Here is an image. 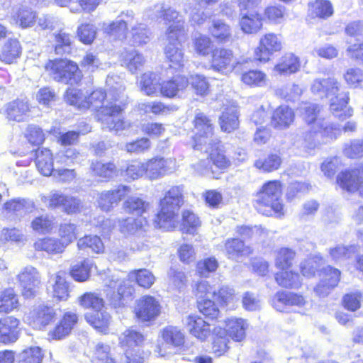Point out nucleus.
Returning <instances> with one entry per match:
<instances>
[{
	"instance_id": "nucleus-1",
	"label": "nucleus",
	"mask_w": 363,
	"mask_h": 363,
	"mask_svg": "<svg viewBox=\"0 0 363 363\" xmlns=\"http://www.w3.org/2000/svg\"><path fill=\"white\" fill-rule=\"evenodd\" d=\"M301 118L308 126L303 133V147L310 152L329 143L337 138L338 130L321 115L322 107L311 102L302 103L298 107Z\"/></svg>"
},
{
	"instance_id": "nucleus-2",
	"label": "nucleus",
	"mask_w": 363,
	"mask_h": 363,
	"mask_svg": "<svg viewBox=\"0 0 363 363\" xmlns=\"http://www.w3.org/2000/svg\"><path fill=\"white\" fill-rule=\"evenodd\" d=\"M341 84L333 77L316 79L313 81L311 89L320 97H332L330 111L333 114L345 120L352 115V110L347 107L349 97L345 93H340Z\"/></svg>"
},
{
	"instance_id": "nucleus-3",
	"label": "nucleus",
	"mask_w": 363,
	"mask_h": 363,
	"mask_svg": "<svg viewBox=\"0 0 363 363\" xmlns=\"http://www.w3.org/2000/svg\"><path fill=\"white\" fill-rule=\"evenodd\" d=\"M183 203V189L172 186L160 200V210L155 220L157 226L167 231L173 230L178 223V213Z\"/></svg>"
},
{
	"instance_id": "nucleus-4",
	"label": "nucleus",
	"mask_w": 363,
	"mask_h": 363,
	"mask_svg": "<svg viewBox=\"0 0 363 363\" xmlns=\"http://www.w3.org/2000/svg\"><path fill=\"white\" fill-rule=\"evenodd\" d=\"M281 184L279 181L265 183L257 194L255 207L260 213L269 216L273 213L277 217L284 215V207L281 201Z\"/></svg>"
},
{
	"instance_id": "nucleus-5",
	"label": "nucleus",
	"mask_w": 363,
	"mask_h": 363,
	"mask_svg": "<svg viewBox=\"0 0 363 363\" xmlns=\"http://www.w3.org/2000/svg\"><path fill=\"white\" fill-rule=\"evenodd\" d=\"M45 69L53 79L57 82L75 84L82 79V73L76 63L67 60L50 61Z\"/></svg>"
},
{
	"instance_id": "nucleus-6",
	"label": "nucleus",
	"mask_w": 363,
	"mask_h": 363,
	"mask_svg": "<svg viewBox=\"0 0 363 363\" xmlns=\"http://www.w3.org/2000/svg\"><path fill=\"white\" fill-rule=\"evenodd\" d=\"M124 108V104L117 103L107 104L106 106L97 115L102 128L116 133L128 128L130 123L125 121L121 116V113Z\"/></svg>"
},
{
	"instance_id": "nucleus-7",
	"label": "nucleus",
	"mask_w": 363,
	"mask_h": 363,
	"mask_svg": "<svg viewBox=\"0 0 363 363\" xmlns=\"http://www.w3.org/2000/svg\"><path fill=\"white\" fill-rule=\"evenodd\" d=\"M195 135L194 137L195 150H202L207 144H216L217 138L213 135L211 121L203 113H196L194 121Z\"/></svg>"
},
{
	"instance_id": "nucleus-8",
	"label": "nucleus",
	"mask_w": 363,
	"mask_h": 363,
	"mask_svg": "<svg viewBox=\"0 0 363 363\" xmlns=\"http://www.w3.org/2000/svg\"><path fill=\"white\" fill-rule=\"evenodd\" d=\"M106 298L110 304L114 308L124 306V296L128 289L125 274L120 272L112 274L106 281Z\"/></svg>"
},
{
	"instance_id": "nucleus-9",
	"label": "nucleus",
	"mask_w": 363,
	"mask_h": 363,
	"mask_svg": "<svg viewBox=\"0 0 363 363\" xmlns=\"http://www.w3.org/2000/svg\"><path fill=\"white\" fill-rule=\"evenodd\" d=\"M156 17H163L166 24H170L166 35L173 40L184 34V21L178 12L172 9H164L162 4L155 6Z\"/></svg>"
},
{
	"instance_id": "nucleus-10",
	"label": "nucleus",
	"mask_w": 363,
	"mask_h": 363,
	"mask_svg": "<svg viewBox=\"0 0 363 363\" xmlns=\"http://www.w3.org/2000/svg\"><path fill=\"white\" fill-rule=\"evenodd\" d=\"M145 164L146 177L155 180L166 174L174 172L177 168V161L174 158L154 157L147 160Z\"/></svg>"
},
{
	"instance_id": "nucleus-11",
	"label": "nucleus",
	"mask_w": 363,
	"mask_h": 363,
	"mask_svg": "<svg viewBox=\"0 0 363 363\" xmlns=\"http://www.w3.org/2000/svg\"><path fill=\"white\" fill-rule=\"evenodd\" d=\"M160 311V302L153 296H144L136 301L134 313L140 321H152L159 316Z\"/></svg>"
},
{
	"instance_id": "nucleus-12",
	"label": "nucleus",
	"mask_w": 363,
	"mask_h": 363,
	"mask_svg": "<svg viewBox=\"0 0 363 363\" xmlns=\"http://www.w3.org/2000/svg\"><path fill=\"white\" fill-rule=\"evenodd\" d=\"M282 48L281 38L273 33H266L259 39V46L255 50V57L260 62H267L269 57Z\"/></svg>"
},
{
	"instance_id": "nucleus-13",
	"label": "nucleus",
	"mask_w": 363,
	"mask_h": 363,
	"mask_svg": "<svg viewBox=\"0 0 363 363\" xmlns=\"http://www.w3.org/2000/svg\"><path fill=\"white\" fill-rule=\"evenodd\" d=\"M237 64V58L230 49L220 48L212 52L211 67L215 71L226 74L232 72Z\"/></svg>"
},
{
	"instance_id": "nucleus-14",
	"label": "nucleus",
	"mask_w": 363,
	"mask_h": 363,
	"mask_svg": "<svg viewBox=\"0 0 363 363\" xmlns=\"http://www.w3.org/2000/svg\"><path fill=\"white\" fill-rule=\"evenodd\" d=\"M55 318L56 312L53 308L40 305L30 312L28 322L33 328L43 330L52 323Z\"/></svg>"
},
{
	"instance_id": "nucleus-15",
	"label": "nucleus",
	"mask_w": 363,
	"mask_h": 363,
	"mask_svg": "<svg viewBox=\"0 0 363 363\" xmlns=\"http://www.w3.org/2000/svg\"><path fill=\"white\" fill-rule=\"evenodd\" d=\"M22 287V294L26 298L34 296L40 284V276L38 270L31 266L26 267L18 275Z\"/></svg>"
},
{
	"instance_id": "nucleus-16",
	"label": "nucleus",
	"mask_w": 363,
	"mask_h": 363,
	"mask_svg": "<svg viewBox=\"0 0 363 363\" xmlns=\"http://www.w3.org/2000/svg\"><path fill=\"white\" fill-rule=\"evenodd\" d=\"M337 183L347 191H359L363 195V167L341 172L337 177Z\"/></svg>"
},
{
	"instance_id": "nucleus-17",
	"label": "nucleus",
	"mask_w": 363,
	"mask_h": 363,
	"mask_svg": "<svg viewBox=\"0 0 363 363\" xmlns=\"http://www.w3.org/2000/svg\"><path fill=\"white\" fill-rule=\"evenodd\" d=\"M320 281L314 287L313 291L318 296H327L337 285L340 278V271L330 266L323 269Z\"/></svg>"
},
{
	"instance_id": "nucleus-18",
	"label": "nucleus",
	"mask_w": 363,
	"mask_h": 363,
	"mask_svg": "<svg viewBox=\"0 0 363 363\" xmlns=\"http://www.w3.org/2000/svg\"><path fill=\"white\" fill-rule=\"evenodd\" d=\"M130 192V187L118 186L116 189L101 193L98 199L99 208L104 211H110Z\"/></svg>"
},
{
	"instance_id": "nucleus-19",
	"label": "nucleus",
	"mask_w": 363,
	"mask_h": 363,
	"mask_svg": "<svg viewBox=\"0 0 363 363\" xmlns=\"http://www.w3.org/2000/svg\"><path fill=\"white\" fill-rule=\"evenodd\" d=\"M114 89L117 91L116 95L112 94L113 90H109L108 94H106L102 89H96L94 91L87 99L89 102V107L97 111V115L99 112L106 106L108 103H116L119 98L121 91L119 88L115 87Z\"/></svg>"
},
{
	"instance_id": "nucleus-20",
	"label": "nucleus",
	"mask_w": 363,
	"mask_h": 363,
	"mask_svg": "<svg viewBox=\"0 0 363 363\" xmlns=\"http://www.w3.org/2000/svg\"><path fill=\"white\" fill-rule=\"evenodd\" d=\"M20 321L13 316L0 318V342L4 344L15 342L18 338Z\"/></svg>"
},
{
	"instance_id": "nucleus-21",
	"label": "nucleus",
	"mask_w": 363,
	"mask_h": 363,
	"mask_svg": "<svg viewBox=\"0 0 363 363\" xmlns=\"http://www.w3.org/2000/svg\"><path fill=\"white\" fill-rule=\"evenodd\" d=\"M306 303L303 296L292 292L279 291L272 300L274 308L279 311H285L287 306H303Z\"/></svg>"
},
{
	"instance_id": "nucleus-22",
	"label": "nucleus",
	"mask_w": 363,
	"mask_h": 363,
	"mask_svg": "<svg viewBox=\"0 0 363 363\" xmlns=\"http://www.w3.org/2000/svg\"><path fill=\"white\" fill-rule=\"evenodd\" d=\"M184 324L189 333L201 341H204L211 334L210 325L196 315H189Z\"/></svg>"
},
{
	"instance_id": "nucleus-23",
	"label": "nucleus",
	"mask_w": 363,
	"mask_h": 363,
	"mask_svg": "<svg viewBox=\"0 0 363 363\" xmlns=\"http://www.w3.org/2000/svg\"><path fill=\"white\" fill-rule=\"evenodd\" d=\"M5 111L9 121L21 122L29 118L30 107L27 101L17 99L7 104Z\"/></svg>"
},
{
	"instance_id": "nucleus-24",
	"label": "nucleus",
	"mask_w": 363,
	"mask_h": 363,
	"mask_svg": "<svg viewBox=\"0 0 363 363\" xmlns=\"http://www.w3.org/2000/svg\"><path fill=\"white\" fill-rule=\"evenodd\" d=\"M35 165L38 172L45 176H51L55 170L52 154L47 148H38L35 152Z\"/></svg>"
},
{
	"instance_id": "nucleus-25",
	"label": "nucleus",
	"mask_w": 363,
	"mask_h": 363,
	"mask_svg": "<svg viewBox=\"0 0 363 363\" xmlns=\"http://www.w3.org/2000/svg\"><path fill=\"white\" fill-rule=\"evenodd\" d=\"M189 85V80L184 76H177L172 79L164 81L160 84V94L165 97L172 98L179 91L184 90Z\"/></svg>"
},
{
	"instance_id": "nucleus-26",
	"label": "nucleus",
	"mask_w": 363,
	"mask_h": 363,
	"mask_svg": "<svg viewBox=\"0 0 363 363\" xmlns=\"http://www.w3.org/2000/svg\"><path fill=\"white\" fill-rule=\"evenodd\" d=\"M178 38L173 40L167 38L169 41L164 49L167 59L169 61V66L174 69H179L184 66V53L179 48Z\"/></svg>"
},
{
	"instance_id": "nucleus-27",
	"label": "nucleus",
	"mask_w": 363,
	"mask_h": 363,
	"mask_svg": "<svg viewBox=\"0 0 363 363\" xmlns=\"http://www.w3.org/2000/svg\"><path fill=\"white\" fill-rule=\"evenodd\" d=\"M30 207H33L32 202L20 199H11L4 205L6 216L13 220H20L28 211Z\"/></svg>"
},
{
	"instance_id": "nucleus-28",
	"label": "nucleus",
	"mask_w": 363,
	"mask_h": 363,
	"mask_svg": "<svg viewBox=\"0 0 363 363\" xmlns=\"http://www.w3.org/2000/svg\"><path fill=\"white\" fill-rule=\"evenodd\" d=\"M220 125L221 130L227 133H231L238 128V112L234 104L224 108L220 117Z\"/></svg>"
},
{
	"instance_id": "nucleus-29",
	"label": "nucleus",
	"mask_w": 363,
	"mask_h": 363,
	"mask_svg": "<svg viewBox=\"0 0 363 363\" xmlns=\"http://www.w3.org/2000/svg\"><path fill=\"white\" fill-rule=\"evenodd\" d=\"M52 294L58 301H66L69 297V286L66 281V274L59 272L50 278Z\"/></svg>"
},
{
	"instance_id": "nucleus-30",
	"label": "nucleus",
	"mask_w": 363,
	"mask_h": 363,
	"mask_svg": "<svg viewBox=\"0 0 363 363\" xmlns=\"http://www.w3.org/2000/svg\"><path fill=\"white\" fill-rule=\"evenodd\" d=\"M294 120L293 110L287 106H281L274 112L272 123L275 128L280 129L288 128Z\"/></svg>"
},
{
	"instance_id": "nucleus-31",
	"label": "nucleus",
	"mask_w": 363,
	"mask_h": 363,
	"mask_svg": "<svg viewBox=\"0 0 363 363\" xmlns=\"http://www.w3.org/2000/svg\"><path fill=\"white\" fill-rule=\"evenodd\" d=\"M33 246L35 250L45 251L52 255L62 253L66 248L59 239L52 237L38 239Z\"/></svg>"
},
{
	"instance_id": "nucleus-32",
	"label": "nucleus",
	"mask_w": 363,
	"mask_h": 363,
	"mask_svg": "<svg viewBox=\"0 0 363 363\" xmlns=\"http://www.w3.org/2000/svg\"><path fill=\"white\" fill-rule=\"evenodd\" d=\"M225 323L226 333L233 340L241 341L245 338L247 324L244 319L230 318L226 320Z\"/></svg>"
},
{
	"instance_id": "nucleus-33",
	"label": "nucleus",
	"mask_w": 363,
	"mask_h": 363,
	"mask_svg": "<svg viewBox=\"0 0 363 363\" xmlns=\"http://www.w3.org/2000/svg\"><path fill=\"white\" fill-rule=\"evenodd\" d=\"M240 26L245 33L255 34L262 27V18L257 12L243 14L240 20Z\"/></svg>"
},
{
	"instance_id": "nucleus-34",
	"label": "nucleus",
	"mask_w": 363,
	"mask_h": 363,
	"mask_svg": "<svg viewBox=\"0 0 363 363\" xmlns=\"http://www.w3.org/2000/svg\"><path fill=\"white\" fill-rule=\"evenodd\" d=\"M300 68L298 57L292 53L284 55L274 67V70L280 74L288 75L296 72Z\"/></svg>"
},
{
	"instance_id": "nucleus-35",
	"label": "nucleus",
	"mask_w": 363,
	"mask_h": 363,
	"mask_svg": "<svg viewBox=\"0 0 363 363\" xmlns=\"http://www.w3.org/2000/svg\"><path fill=\"white\" fill-rule=\"evenodd\" d=\"M160 336L163 341L174 347H179L184 345L185 335L177 327L167 326L160 331Z\"/></svg>"
},
{
	"instance_id": "nucleus-36",
	"label": "nucleus",
	"mask_w": 363,
	"mask_h": 363,
	"mask_svg": "<svg viewBox=\"0 0 363 363\" xmlns=\"http://www.w3.org/2000/svg\"><path fill=\"white\" fill-rule=\"evenodd\" d=\"M219 140L217 139L216 144L203 146L201 151L206 152L209 157L211 162H212L214 165L220 169L226 168L229 166L230 162L223 154V151L219 148Z\"/></svg>"
},
{
	"instance_id": "nucleus-37",
	"label": "nucleus",
	"mask_w": 363,
	"mask_h": 363,
	"mask_svg": "<svg viewBox=\"0 0 363 363\" xmlns=\"http://www.w3.org/2000/svg\"><path fill=\"white\" fill-rule=\"evenodd\" d=\"M85 319L99 332L106 333L110 323L111 316L105 311H95L94 313H86Z\"/></svg>"
},
{
	"instance_id": "nucleus-38",
	"label": "nucleus",
	"mask_w": 363,
	"mask_h": 363,
	"mask_svg": "<svg viewBox=\"0 0 363 363\" xmlns=\"http://www.w3.org/2000/svg\"><path fill=\"white\" fill-rule=\"evenodd\" d=\"M277 283L281 287L298 289L302 284V279L298 273L292 270H285L275 274Z\"/></svg>"
},
{
	"instance_id": "nucleus-39",
	"label": "nucleus",
	"mask_w": 363,
	"mask_h": 363,
	"mask_svg": "<svg viewBox=\"0 0 363 363\" xmlns=\"http://www.w3.org/2000/svg\"><path fill=\"white\" fill-rule=\"evenodd\" d=\"M139 84L141 91L147 96H152L160 91V77L153 72L144 73L140 77Z\"/></svg>"
},
{
	"instance_id": "nucleus-40",
	"label": "nucleus",
	"mask_w": 363,
	"mask_h": 363,
	"mask_svg": "<svg viewBox=\"0 0 363 363\" xmlns=\"http://www.w3.org/2000/svg\"><path fill=\"white\" fill-rule=\"evenodd\" d=\"M21 52L20 43L16 39L7 40L4 45L1 52L0 60L10 64L19 57Z\"/></svg>"
},
{
	"instance_id": "nucleus-41",
	"label": "nucleus",
	"mask_w": 363,
	"mask_h": 363,
	"mask_svg": "<svg viewBox=\"0 0 363 363\" xmlns=\"http://www.w3.org/2000/svg\"><path fill=\"white\" fill-rule=\"evenodd\" d=\"M308 6L310 15L313 18L325 19L333 14V5L328 0H315Z\"/></svg>"
},
{
	"instance_id": "nucleus-42",
	"label": "nucleus",
	"mask_w": 363,
	"mask_h": 363,
	"mask_svg": "<svg viewBox=\"0 0 363 363\" xmlns=\"http://www.w3.org/2000/svg\"><path fill=\"white\" fill-rule=\"evenodd\" d=\"M282 162L278 153H271L267 157L255 161L254 166L262 172H272L277 170Z\"/></svg>"
},
{
	"instance_id": "nucleus-43",
	"label": "nucleus",
	"mask_w": 363,
	"mask_h": 363,
	"mask_svg": "<svg viewBox=\"0 0 363 363\" xmlns=\"http://www.w3.org/2000/svg\"><path fill=\"white\" fill-rule=\"evenodd\" d=\"M323 257L319 255L310 256L300 263L299 269L301 274L307 278L315 276V272L319 270L323 264Z\"/></svg>"
},
{
	"instance_id": "nucleus-44",
	"label": "nucleus",
	"mask_w": 363,
	"mask_h": 363,
	"mask_svg": "<svg viewBox=\"0 0 363 363\" xmlns=\"http://www.w3.org/2000/svg\"><path fill=\"white\" fill-rule=\"evenodd\" d=\"M296 258V252L289 247H281L275 252V267L282 270L291 268Z\"/></svg>"
},
{
	"instance_id": "nucleus-45",
	"label": "nucleus",
	"mask_w": 363,
	"mask_h": 363,
	"mask_svg": "<svg viewBox=\"0 0 363 363\" xmlns=\"http://www.w3.org/2000/svg\"><path fill=\"white\" fill-rule=\"evenodd\" d=\"M18 306V296L13 289H6L0 294V313H9Z\"/></svg>"
},
{
	"instance_id": "nucleus-46",
	"label": "nucleus",
	"mask_w": 363,
	"mask_h": 363,
	"mask_svg": "<svg viewBox=\"0 0 363 363\" xmlns=\"http://www.w3.org/2000/svg\"><path fill=\"white\" fill-rule=\"evenodd\" d=\"M147 224L145 218L141 217L134 218L129 217L125 219L118 220V227L120 231L125 235H132L143 229Z\"/></svg>"
},
{
	"instance_id": "nucleus-47",
	"label": "nucleus",
	"mask_w": 363,
	"mask_h": 363,
	"mask_svg": "<svg viewBox=\"0 0 363 363\" xmlns=\"http://www.w3.org/2000/svg\"><path fill=\"white\" fill-rule=\"evenodd\" d=\"M121 58L123 63L132 73L136 72L145 62L143 56L135 49L123 52Z\"/></svg>"
},
{
	"instance_id": "nucleus-48",
	"label": "nucleus",
	"mask_w": 363,
	"mask_h": 363,
	"mask_svg": "<svg viewBox=\"0 0 363 363\" xmlns=\"http://www.w3.org/2000/svg\"><path fill=\"white\" fill-rule=\"evenodd\" d=\"M77 247L81 250H90L92 252H103L104 245L101 238L97 235H86L77 241Z\"/></svg>"
},
{
	"instance_id": "nucleus-49",
	"label": "nucleus",
	"mask_w": 363,
	"mask_h": 363,
	"mask_svg": "<svg viewBox=\"0 0 363 363\" xmlns=\"http://www.w3.org/2000/svg\"><path fill=\"white\" fill-rule=\"evenodd\" d=\"M225 248L228 257L230 259H235L240 255L242 256L251 253L250 247L245 246L243 242L238 239L226 240Z\"/></svg>"
},
{
	"instance_id": "nucleus-50",
	"label": "nucleus",
	"mask_w": 363,
	"mask_h": 363,
	"mask_svg": "<svg viewBox=\"0 0 363 363\" xmlns=\"http://www.w3.org/2000/svg\"><path fill=\"white\" fill-rule=\"evenodd\" d=\"M77 234L78 228L74 223L65 222L59 226L58 235L60 238L59 240L65 247L77 239Z\"/></svg>"
},
{
	"instance_id": "nucleus-51",
	"label": "nucleus",
	"mask_w": 363,
	"mask_h": 363,
	"mask_svg": "<svg viewBox=\"0 0 363 363\" xmlns=\"http://www.w3.org/2000/svg\"><path fill=\"white\" fill-rule=\"evenodd\" d=\"M53 226L54 218L47 214L34 218L30 223L33 230L39 234H45L50 232Z\"/></svg>"
},
{
	"instance_id": "nucleus-52",
	"label": "nucleus",
	"mask_w": 363,
	"mask_h": 363,
	"mask_svg": "<svg viewBox=\"0 0 363 363\" xmlns=\"http://www.w3.org/2000/svg\"><path fill=\"white\" fill-rule=\"evenodd\" d=\"M148 207V203L137 196L129 197L123 203V208L126 212L140 216L147 211Z\"/></svg>"
},
{
	"instance_id": "nucleus-53",
	"label": "nucleus",
	"mask_w": 363,
	"mask_h": 363,
	"mask_svg": "<svg viewBox=\"0 0 363 363\" xmlns=\"http://www.w3.org/2000/svg\"><path fill=\"white\" fill-rule=\"evenodd\" d=\"M91 170L94 175L102 179H109L116 174V167L112 162L104 164L99 161L93 162Z\"/></svg>"
},
{
	"instance_id": "nucleus-54",
	"label": "nucleus",
	"mask_w": 363,
	"mask_h": 363,
	"mask_svg": "<svg viewBox=\"0 0 363 363\" xmlns=\"http://www.w3.org/2000/svg\"><path fill=\"white\" fill-rule=\"evenodd\" d=\"M211 33L213 37L219 43L229 42L232 38L230 26L221 21L213 22Z\"/></svg>"
},
{
	"instance_id": "nucleus-55",
	"label": "nucleus",
	"mask_w": 363,
	"mask_h": 363,
	"mask_svg": "<svg viewBox=\"0 0 363 363\" xmlns=\"http://www.w3.org/2000/svg\"><path fill=\"white\" fill-rule=\"evenodd\" d=\"M93 267L94 263L91 260L85 259L82 263L72 267L71 275L76 281H84L89 279Z\"/></svg>"
},
{
	"instance_id": "nucleus-56",
	"label": "nucleus",
	"mask_w": 363,
	"mask_h": 363,
	"mask_svg": "<svg viewBox=\"0 0 363 363\" xmlns=\"http://www.w3.org/2000/svg\"><path fill=\"white\" fill-rule=\"evenodd\" d=\"M68 195L58 191H52L48 196H41V201L50 209H62Z\"/></svg>"
},
{
	"instance_id": "nucleus-57",
	"label": "nucleus",
	"mask_w": 363,
	"mask_h": 363,
	"mask_svg": "<svg viewBox=\"0 0 363 363\" xmlns=\"http://www.w3.org/2000/svg\"><path fill=\"white\" fill-rule=\"evenodd\" d=\"M65 101L78 108H88L89 102L86 96L79 89H68L66 91Z\"/></svg>"
},
{
	"instance_id": "nucleus-58",
	"label": "nucleus",
	"mask_w": 363,
	"mask_h": 363,
	"mask_svg": "<svg viewBox=\"0 0 363 363\" xmlns=\"http://www.w3.org/2000/svg\"><path fill=\"white\" fill-rule=\"evenodd\" d=\"M144 340L143 335L134 330H126L119 337L122 347H134L139 346Z\"/></svg>"
},
{
	"instance_id": "nucleus-59",
	"label": "nucleus",
	"mask_w": 363,
	"mask_h": 363,
	"mask_svg": "<svg viewBox=\"0 0 363 363\" xmlns=\"http://www.w3.org/2000/svg\"><path fill=\"white\" fill-rule=\"evenodd\" d=\"M13 18L21 28H26L33 26L36 15L30 9L28 8H21L13 15Z\"/></svg>"
},
{
	"instance_id": "nucleus-60",
	"label": "nucleus",
	"mask_w": 363,
	"mask_h": 363,
	"mask_svg": "<svg viewBox=\"0 0 363 363\" xmlns=\"http://www.w3.org/2000/svg\"><path fill=\"white\" fill-rule=\"evenodd\" d=\"M55 50L57 55L69 53L71 50L72 38L69 33L60 30L55 35Z\"/></svg>"
},
{
	"instance_id": "nucleus-61",
	"label": "nucleus",
	"mask_w": 363,
	"mask_h": 363,
	"mask_svg": "<svg viewBox=\"0 0 363 363\" xmlns=\"http://www.w3.org/2000/svg\"><path fill=\"white\" fill-rule=\"evenodd\" d=\"M93 363H116L110 357V347L108 345L99 342L94 347L92 356Z\"/></svg>"
},
{
	"instance_id": "nucleus-62",
	"label": "nucleus",
	"mask_w": 363,
	"mask_h": 363,
	"mask_svg": "<svg viewBox=\"0 0 363 363\" xmlns=\"http://www.w3.org/2000/svg\"><path fill=\"white\" fill-rule=\"evenodd\" d=\"M343 78L350 87H359L363 84V70L359 67H350L344 73Z\"/></svg>"
},
{
	"instance_id": "nucleus-63",
	"label": "nucleus",
	"mask_w": 363,
	"mask_h": 363,
	"mask_svg": "<svg viewBox=\"0 0 363 363\" xmlns=\"http://www.w3.org/2000/svg\"><path fill=\"white\" fill-rule=\"evenodd\" d=\"M79 304L85 308L101 311L104 307V300L95 293H86L79 299Z\"/></svg>"
},
{
	"instance_id": "nucleus-64",
	"label": "nucleus",
	"mask_w": 363,
	"mask_h": 363,
	"mask_svg": "<svg viewBox=\"0 0 363 363\" xmlns=\"http://www.w3.org/2000/svg\"><path fill=\"white\" fill-rule=\"evenodd\" d=\"M43 355L41 349L33 347L24 350L19 355V363H41Z\"/></svg>"
}]
</instances>
